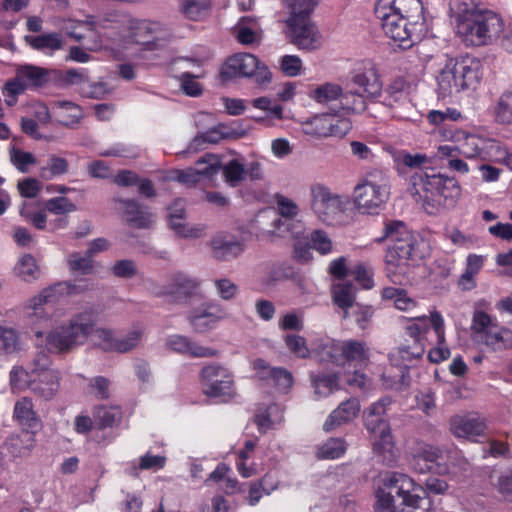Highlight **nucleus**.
Returning a JSON list of instances; mask_svg holds the SVG:
<instances>
[{"mask_svg":"<svg viewBox=\"0 0 512 512\" xmlns=\"http://www.w3.org/2000/svg\"><path fill=\"white\" fill-rule=\"evenodd\" d=\"M223 81L253 79L260 88L267 87L273 78L269 67L257 56L247 52H238L229 56L220 68Z\"/></svg>","mask_w":512,"mask_h":512,"instance_id":"f8f14e48","label":"nucleus"},{"mask_svg":"<svg viewBox=\"0 0 512 512\" xmlns=\"http://www.w3.org/2000/svg\"><path fill=\"white\" fill-rule=\"evenodd\" d=\"M313 352L319 362L342 368H364L369 364L371 355V349L364 341L335 340L329 337H319L313 346Z\"/></svg>","mask_w":512,"mask_h":512,"instance_id":"6e6552de","label":"nucleus"},{"mask_svg":"<svg viewBox=\"0 0 512 512\" xmlns=\"http://www.w3.org/2000/svg\"><path fill=\"white\" fill-rule=\"evenodd\" d=\"M312 387L316 399L330 396L339 389V377L336 374H320L312 379Z\"/></svg>","mask_w":512,"mask_h":512,"instance_id":"3c124183","label":"nucleus"},{"mask_svg":"<svg viewBox=\"0 0 512 512\" xmlns=\"http://www.w3.org/2000/svg\"><path fill=\"white\" fill-rule=\"evenodd\" d=\"M11 163L22 173H27L30 167L37 163L35 156L27 151L12 147L9 151Z\"/></svg>","mask_w":512,"mask_h":512,"instance_id":"338daca9","label":"nucleus"},{"mask_svg":"<svg viewBox=\"0 0 512 512\" xmlns=\"http://www.w3.org/2000/svg\"><path fill=\"white\" fill-rule=\"evenodd\" d=\"M68 171V162L62 157L52 156L49 158L47 166L40 170V177L44 180H51Z\"/></svg>","mask_w":512,"mask_h":512,"instance_id":"774afa93","label":"nucleus"},{"mask_svg":"<svg viewBox=\"0 0 512 512\" xmlns=\"http://www.w3.org/2000/svg\"><path fill=\"white\" fill-rule=\"evenodd\" d=\"M117 210L123 214L127 223L135 228H149L154 223V215L140 207L136 202L117 199Z\"/></svg>","mask_w":512,"mask_h":512,"instance_id":"c756f323","label":"nucleus"},{"mask_svg":"<svg viewBox=\"0 0 512 512\" xmlns=\"http://www.w3.org/2000/svg\"><path fill=\"white\" fill-rule=\"evenodd\" d=\"M420 0H377L375 13L387 37L399 47L412 46L424 32Z\"/></svg>","mask_w":512,"mask_h":512,"instance_id":"f03ea898","label":"nucleus"},{"mask_svg":"<svg viewBox=\"0 0 512 512\" xmlns=\"http://www.w3.org/2000/svg\"><path fill=\"white\" fill-rule=\"evenodd\" d=\"M209 8V0H182L180 11L186 18L196 21L206 16Z\"/></svg>","mask_w":512,"mask_h":512,"instance_id":"13d9d810","label":"nucleus"},{"mask_svg":"<svg viewBox=\"0 0 512 512\" xmlns=\"http://www.w3.org/2000/svg\"><path fill=\"white\" fill-rule=\"evenodd\" d=\"M53 114L59 122L66 126H73L82 118V109L68 101H57L53 105Z\"/></svg>","mask_w":512,"mask_h":512,"instance_id":"de8ad7c7","label":"nucleus"},{"mask_svg":"<svg viewBox=\"0 0 512 512\" xmlns=\"http://www.w3.org/2000/svg\"><path fill=\"white\" fill-rule=\"evenodd\" d=\"M166 344L169 349L191 357L204 358L217 355L215 349L199 345L181 335H171L168 337Z\"/></svg>","mask_w":512,"mask_h":512,"instance_id":"2f4dec72","label":"nucleus"},{"mask_svg":"<svg viewBox=\"0 0 512 512\" xmlns=\"http://www.w3.org/2000/svg\"><path fill=\"white\" fill-rule=\"evenodd\" d=\"M287 36L291 42L301 50H316L322 44L321 35L317 27L304 18L287 17Z\"/></svg>","mask_w":512,"mask_h":512,"instance_id":"6ab92c4d","label":"nucleus"},{"mask_svg":"<svg viewBox=\"0 0 512 512\" xmlns=\"http://www.w3.org/2000/svg\"><path fill=\"white\" fill-rule=\"evenodd\" d=\"M456 35L466 46H488L497 41L503 18L496 12L480 9L473 0H456L453 7Z\"/></svg>","mask_w":512,"mask_h":512,"instance_id":"7ed1b4c3","label":"nucleus"},{"mask_svg":"<svg viewBox=\"0 0 512 512\" xmlns=\"http://www.w3.org/2000/svg\"><path fill=\"white\" fill-rule=\"evenodd\" d=\"M210 247L213 257L223 261L236 258L244 251L243 242L225 231L217 232L212 236Z\"/></svg>","mask_w":512,"mask_h":512,"instance_id":"cd10ccee","label":"nucleus"},{"mask_svg":"<svg viewBox=\"0 0 512 512\" xmlns=\"http://www.w3.org/2000/svg\"><path fill=\"white\" fill-rule=\"evenodd\" d=\"M220 169L225 183L236 187L246 179V165L242 158H232L221 164Z\"/></svg>","mask_w":512,"mask_h":512,"instance_id":"79ce46f5","label":"nucleus"},{"mask_svg":"<svg viewBox=\"0 0 512 512\" xmlns=\"http://www.w3.org/2000/svg\"><path fill=\"white\" fill-rule=\"evenodd\" d=\"M360 409V403L356 398H350L341 402L327 416L323 423V430L330 432L342 425L351 423L358 417Z\"/></svg>","mask_w":512,"mask_h":512,"instance_id":"c85d7f7f","label":"nucleus"},{"mask_svg":"<svg viewBox=\"0 0 512 512\" xmlns=\"http://www.w3.org/2000/svg\"><path fill=\"white\" fill-rule=\"evenodd\" d=\"M410 86L403 78L393 80L385 90L384 104L389 107L400 106L409 100Z\"/></svg>","mask_w":512,"mask_h":512,"instance_id":"58836bf2","label":"nucleus"},{"mask_svg":"<svg viewBox=\"0 0 512 512\" xmlns=\"http://www.w3.org/2000/svg\"><path fill=\"white\" fill-rule=\"evenodd\" d=\"M203 392L206 396L220 402H228L236 394L233 372L225 366L210 364L200 373Z\"/></svg>","mask_w":512,"mask_h":512,"instance_id":"dca6fc26","label":"nucleus"},{"mask_svg":"<svg viewBox=\"0 0 512 512\" xmlns=\"http://www.w3.org/2000/svg\"><path fill=\"white\" fill-rule=\"evenodd\" d=\"M478 342L491 350L501 351L512 347V330L500 325L495 317L476 311L471 326Z\"/></svg>","mask_w":512,"mask_h":512,"instance_id":"2eb2a0df","label":"nucleus"},{"mask_svg":"<svg viewBox=\"0 0 512 512\" xmlns=\"http://www.w3.org/2000/svg\"><path fill=\"white\" fill-rule=\"evenodd\" d=\"M309 207L319 221L334 225L343 217L346 201L327 184L314 182L309 186Z\"/></svg>","mask_w":512,"mask_h":512,"instance_id":"4468645a","label":"nucleus"},{"mask_svg":"<svg viewBox=\"0 0 512 512\" xmlns=\"http://www.w3.org/2000/svg\"><path fill=\"white\" fill-rule=\"evenodd\" d=\"M45 210L53 215L67 216L77 210V206L69 198L58 196L48 199L45 202Z\"/></svg>","mask_w":512,"mask_h":512,"instance_id":"0e129e2a","label":"nucleus"},{"mask_svg":"<svg viewBox=\"0 0 512 512\" xmlns=\"http://www.w3.org/2000/svg\"><path fill=\"white\" fill-rule=\"evenodd\" d=\"M446 481L429 477L425 488L412 477L401 472L382 474L375 486L376 512H433V501L427 491L443 494L448 490Z\"/></svg>","mask_w":512,"mask_h":512,"instance_id":"f257e3e1","label":"nucleus"},{"mask_svg":"<svg viewBox=\"0 0 512 512\" xmlns=\"http://www.w3.org/2000/svg\"><path fill=\"white\" fill-rule=\"evenodd\" d=\"M347 449L346 442L342 438H330L318 447L316 456L319 459H338Z\"/></svg>","mask_w":512,"mask_h":512,"instance_id":"4d7b16f0","label":"nucleus"},{"mask_svg":"<svg viewBox=\"0 0 512 512\" xmlns=\"http://www.w3.org/2000/svg\"><path fill=\"white\" fill-rule=\"evenodd\" d=\"M220 317L209 311L207 308L194 310L189 316V322L198 333H206L215 328Z\"/></svg>","mask_w":512,"mask_h":512,"instance_id":"864d4df0","label":"nucleus"},{"mask_svg":"<svg viewBox=\"0 0 512 512\" xmlns=\"http://www.w3.org/2000/svg\"><path fill=\"white\" fill-rule=\"evenodd\" d=\"M486 261V256L470 253L465 260V269L458 279V286L469 291L476 287V277L482 270Z\"/></svg>","mask_w":512,"mask_h":512,"instance_id":"f704fd0d","label":"nucleus"},{"mask_svg":"<svg viewBox=\"0 0 512 512\" xmlns=\"http://www.w3.org/2000/svg\"><path fill=\"white\" fill-rule=\"evenodd\" d=\"M24 40L33 49L45 53L59 50L63 47L64 44L63 37L56 32L41 34L38 36L26 35Z\"/></svg>","mask_w":512,"mask_h":512,"instance_id":"e433bc0d","label":"nucleus"},{"mask_svg":"<svg viewBox=\"0 0 512 512\" xmlns=\"http://www.w3.org/2000/svg\"><path fill=\"white\" fill-rule=\"evenodd\" d=\"M278 64L279 70L287 77L295 78L304 73L303 61L297 55H283Z\"/></svg>","mask_w":512,"mask_h":512,"instance_id":"e2e57ef3","label":"nucleus"},{"mask_svg":"<svg viewBox=\"0 0 512 512\" xmlns=\"http://www.w3.org/2000/svg\"><path fill=\"white\" fill-rule=\"evenodd\" d=\"M493 114L497 123L501 125L512 124V90L501 94L494 106Z\"/></svg>","mask_w":512,"mask_h":512,"instance_id":"5fc2aeb1","label":"nucleus"},{"mask_svg":"<svg viewBox=\"0 0 512 512\" xmlns=\"http://www.w3.org/2000/svg\"><path fill=\"white\" fill-rule=\"evenodd\" d=\"M333 302L343 310V317L347 318L351 314H359L356 321L362 326L361 322L367 321L370 317V309L355 303V288L345 280L337 281L332 287Z\"/></svg>","mask_w":512,"mask_h":512,"instance_id":"412c9836","label":"nucleus"},{"mask_svg":"<svg viewBox=\"0 0 512 512\" xmlns=\"http://www.w3.org/2000/svg\"><path fill=\"white\" fill-rule=\"evenodd\" d=\"M254 444L246 442L245 448L238 454L236 468L243 478H250L258 475L263 470L262 462L257 461L253 456Z\"/></svg>","mask_w":512,"mask_h":512,"instance_id":"c9c22d12","label":"nucleus"},{"mask_svg":"<svg viewBox=\"0 0 512 512\" xmlns=\"http://www.w3.org/2000/svg\"><path fill=\"white\" fill-rule=\"evenodd\" d=\"M255 422L262 433L275 429L283 422V409L277 404L260 409L255 415Z\"/></svg>","mask_w":512,"mask_h":512,"instance_id":"4c0bfd02","label":"nucleus"},{"mask_svg":"<svg viewBox=\"0 0 512 512\" xmlns=\"http://www.w3.org/2000/svg\"><path fill=\"white\" fill-rule=\"evenodd\" d=\"M127 25L134 42L123 40L121 43L111 46V51L116 57L147 59L146 52L154 46L151 39H158L162 36L165 30L164 26L160 22L147 19H130Z\"/></svg>","mask_w":512,"mask_h":512,"instance_id":"ddd939ff","label":"nucleus"},{"mask_svg":"<svg viewBox=\"0 0 512 512\" xmlns=\"http://www.w3.org/2000/svg\"><path fill=\"white\" fill-rule=\"evenodd\" d=\"M235 37L239 43L250 45L260 40V27L252 18H241L234 29Z\"/></svg>","mask_w":512,"mask_h":512,"instance_id":"a18cd8bd","label":"nucleus"},{"mask_svg":"<svg viewBox=\"0 0 512 512\" xmlns=\"http://www.w3.org/2000/svg\"><path fill=\"white\" fill-rule=\"evenodd\" d=\"M389 198V181L380 171L367 173L358 181L352 192L353 205L363 215L379 214Z\"/></svg>","mask_w":512,"mask_h":512,"instance_id":"1a4fd4ad","label":"nucleus"},{"mask_svg":"<svg viewBox=\"0 0 512 512\" xmlns=\"http://www.w3.org/2000/svg\"><path fill=\"white\" fill-rule=\"evenodd\" d=\"M428 317V326L430 333H433L435 339V347L431 348L428 352V359L432 363H440L450 356V350L446 345L445 340V322L442 315L434 310L431 311Z\"/></svg>","mask_w":512,"mask_h":512,"instance_id":"bb28decb","label":"nucleus"},{"mask_svg":"<svg viewBox=\"0 0 512 512\" xmlns=\"http://www.w3.org/2000/svg\"><path fill=\"white\" fill-rule=\"evenodd\" d=\"M221 167V161L218 156L214 154H206L201 157L195 164V170L199 178L212 177L217 174Z\"/></svg>","mask_w":512,"mask_h":512,"instance_id":"69168bd1","label":"nucleus"},{"mask_svg":"<svg viewBox=\"0 0 512 512\" xmlns=\"http://www.w3.org/2000/svg\"><path fill=\"white\" fill-rule=\"evenodd\" d=\"M13 418L27 432L35 434L41 426V421L34 411L33 401L22 397L14 405Z\"/></svg>","mask_w":512,"mask_h":512,"instance_id":"7c9ffc66","label":"nucleus"},{"mask_svg":"<svg viewBox=\"0 0 512 512\" xmlns=\"http://www.w3.org/2000/svg\"><path fill=\"white\" fill-rule=\"evenodd\" d=\"M342 88L339 84L327 82L313 87L309 97L319 104L330 105L334 102L338 107Z\"/></svg>","mask_w":512,"mask_h":512,"instance_id":"37998d69","label":"nucleus"},{"mask_svg":"<svg viewBox=\"0 0 512 512\" xmlns=\"http://www.w3.org/2000/svg\"><path fill=\"white\" fill-rule=\"evenodd\" d=\"M485 431V420L477 413L458 414L450 419V432L456 438L476 441Z\"/></svg>","mask_w":512,"mask_h":512,"instance_id":"5701e85b","label":"nucleus"},{"mask_svg":"<svg viewBox=\"0 0 512 512\" xmlns=\"http://www.w3.org/2000/svg\"><path fill=\"white\" fill-rule=\"evenodd\" d=\"M481 80V63L469 54L447 58L439 68L436 81L443 96L474 90Z\"/></svg>","mask_w":512,"mask_h":512,"instance_id":"0eeeda50","label":"nucleus"},{"mask_svg":"<svg viewBox=\"0 0 512 512\" xmlns=\"http://www.w3.org/2000/svg\"><path fill=\"white\" fill-rule=\"evenodd\" d=\"M64 311H53L52 323L44 331V337L36 340L47 352L68 354L83 346L96 326V314L93 310L75 313L63 319Z\"/></svg>","mask_w":512,"mask_h":512,"instance_id":"20e7f679","label":"nucleus"},{"mask_svg":"<svg viewBox=\"0 0 512 512\" xmlns=\"http://www.w3.org/2000/svg\"><path fill=\"white\" fill-rule=\"evenodd\" d=\"M94 418L101 427H112L122 418V411L118 406H99L94 410Z\"/></svg>","mask_w":512,"mask_h":512,"instance_id":"052dcab7","label":"nucleus"},{"mask_svg":"<svg viewBox=\"0 0 512 512\" xmlns=\"http://www.w3.org/2000/svg\"><path fill=\"white\" fill-rule=\"evenodd\" d=\"M252 106L256 109L267 112L264 117L256 118V121L267 126H272V120H282L284 118V108L279 104H275L269 97L262 96L252 100Z\"/></svg>","mask_w":512,"mask_h":512,"instance_id":"ea45409f","label":"nucleus"},{"mask_svg":"<svg viewBox=\"0 0 512 512\" xmlns=\"http://www.w3.org/2000/svg\"><path fill=\"white\" fill-rule=\"evenodd\" d=\"M60 379L61 374L58 370L49 371L45 375L37 376L32 384V393L42 400L49 401L57 395Z\"/></svg>","mask_w":512,"mask_h":512,"instance_id":"473e14b6","label":"nucleus"},{"mask_svg":"<svg viewBox=\"0 0 512 512\" xmlns=\"http://www.w3.org/2000/svg\"><path fill=\"white\" fill-rule=\"evenodd\" d=\"M15 275L22 281L32 283L39 279L41 270L36 259L31 254L21 255L15 266Z\"/></svg>","mask_w":512,"mask_h":512,"instance_id":"a19ab883","label":"nucleus"},{"mask_svg":"<svg viewBox=\"0 0 512 512\" xmlns=\"http://www.w3.org/2000/svg\"><path fill=\"white\" fill-rule=\"evenodd\" d=\"M302 132L312 138L343 137L351 128L348 119L337 114L322 113L300 122Z\"/></svg>","mask_w":512,"mask_h":512,"instance_id":"a211bd4d","label":"nucleus"},{"mask_svg":"<svg viewBox=\"0 0 512 512\" xmlns=\"http://www.w3.org/2000/svg\"><path fill=\"white\" fill-rule=\"evenodd\" d=\"M367 98L357 89L341 91L338 107L347 113H362L366 109Z\"/></svg>","mask_w":512,"mask_h":512,"instance_id":"603ef678","label":"nucleus"},{"mask_svg":"<svg viewBox=\"0 0 512 512\" xmlns=\"http://www.w3.org/2000/svg\"><path fill=\"white\" fill-rule=\"evenodd\" d=\"M390 399L383 398L370 405L364 412V426L369 433L373 452L383 461L394 458V441L386 419Z\"/></svg>","mask_w":512,"mask_h":512,"instance_id":"9d476101","label":"nucleus"},{"mask_svg":"<svg viewBox=\"0 0 512 512\" xmlns=\"http://www.w3.org/2000/svg\"><path fill=\"white\" fill-rule=\"evenodd\" d=\"M419 177L422 189L427 194H430V196H426L427 199H434L436 196L448 199L457 197L460 194V187L453 178L435 173L434 171L432 173L420 174Z\"/></svg>","mask_w":512,"mask_h":512,"instance_id":"a878e982","label":"nucleus"},{"mask_svg":"<svg viewBox=\"0 0 512 512\" xmlns=\"http://www.w3.org/2000/svg\"><path fill=\"white\" fill-rule=\"evenodd\" d=\"M60 28L71 38L76 41H82L86 38L85 32H91L93 35L87 40L86 48L89 51H99L103 48L110 49L111 46L105 44L102 38L95 32L96 19L88 16L85 21H76L73 19H63Z\"/></svg>","mask_w":512,"mask_h":512,"instance_id":"4be33fe9","label":"nucleus"},{"mask_svg":"<svg viewBox=\"0 0 512 512\" xmlns=\"http://www.w3.org/2000/svg\"><path fill=\"white\" fill-rule=\"evenodd\" d=\"M382 298L392 302L400 311L409 312L417 307V301L409 296L408 292L401 288L386 287L382 290Z\"/></svg>","mask_w":512,"mask_h":512,"instance_id":"c03bdc74","label":"nucleus"},{"mask_svg":"<svg viewBox=\"0 0 512 512\" xmlns=\"http://www.w3.org/2000/svg\"><path fill=\"white\" fill-rule=\"evenodd\" d=\"M21 349V336L18 330L0 325V356H9Z\"/></svg>","mask_w":512,"mask_h":512,"instance_id":"8fccbe9b","label":"nucleus"},{"mask_svg":"<svg viewBox=\"0 0 512 512\" xmlns=\"http://www.w3.org/2000/svg\"><path fill=\"white\" fill-rule=\"evenodd\" d=\"M352 84L367 99L380 96L382 82L375 65L371 62L362 63L357 67L352 76Z\"/></svg>","mask_w":512,"mask_h":512,"instance_id":"b1692460","label":"nucleus"},{"mask_svg":"<svg viewBox=\"0 0 512 512\" xmlns=\"http://www.w3.org/2000/svg\"><path fill=\"white\" fill-rule=\"evenodd\" d=\"M34 377L31 372L22 366H14L10 371V385L13 391H25L29 389L32 392Z\"/></svg>","mask_w":512,"mask_h":512,"instance_id":"680f3d73","label":"nucleus"},{"mask_svg":"<svg viewBox=\"0 0 512 512\" xmlns=\"http://www.w3.org/2000/svg\"><path fill=\"white\" fill-rule=\"evenodd\" d=\"M378 241L390 242L385 254L387 277L394 283H402L410 267L423 257L417 240L402 221L389 220L385 222L383 236Z\"/></svg>","mask_w":512,"mask_h":512,"instance_id":"423d86ee","label":"nucleus"},{"mask_svg":"<svg viewBox=\"0 0 512 512\" xmlns=\"http://www.w3.org/2000/svg\"><path fill=\"white\" fill-rule=\"evenodd\" d=\"M15 74L27 88L43 85L46 82L48 76V73L45 69L30 64L17 66Z\"/></svg>","mask_w":512,"mask_h":512,"instance_id":"49530a36","label":"nucleus"},{"mask_svg":"<svg viewBox=\"0 0 512 512\" xmlns=\"http://www.w3.org/2000/svg\"><path fill=\"white\" fill-rule=\"evenodd\" d=\"M406 330L408 335L414 339V344L413 346L398 347L390 353V362L392 365L399 366L400 369L399 374L389 377L387 381L389 387H396L401 382L404 377L403 368L408 367L413 360L421 358L425 353L427 342H433L432 339H428L430 327L427 315L413 319Z\"/></svg>","mask_w":512,"mask_h":512,"instance_id":"9b49d317","label":"nucleus"},{"mask_svg":"<svg viewBox=\"0 0 512 512\" xmlns=\"http://www.w3.org/2000/svg\"><path fill=\"white\" fill-rule=\"evenodd\" d=\"M222 128V126L212 127L204 133H199L190 143L188 151L196 152L200 149H203L205 144L218 143L225 136Z\"/></svg>","mask_w":512,"mask_h":512,"instance_id":"bf43d9fd","label":"nucleus"},{"mask_svg":"<svg viewBox=\"0 0 512 512\" xmlns=\"http://www.w3.org/2000/svg\"><path fill=\"white\" fill-rule=\"evenodd\" d=\"M168 223L174 233L186 239H198L205 235L206 228L202 224H191L185 221V205L177 200L168 208Z\"/></svg>","mask_w":512,"mask_h":512,"instance_id":"393cba45","label":"nucleus"},{"mask_svg":"<svg viewBox=\"0 0 512 512\" xmlns=\"http://www.w3.org/2000/svg\"><path fill=\"white\" fill-rule=\"evenodd\" d=\"M90 288L85 280L59 282L42 289L38 294L27 299L22 307V319L25 326L33 333L36 340L44 337V331L52 323L53 311L46 306L57 304L71 296Z\"/></svg>","mask_w":512,"mask_h":512,"instance_id":"39448f33","label":"nucleus"},{"mask_svg":"<svg viewBox=\"0 0 512 512\" xmlns=\"http://www.w3.org/2000/svg\"><path fill=\"white\" fill-rule=\"evenodd\" d=\"M200 287V281L184 273L173 275L158 292L160 295H191Z\"/></svg>","mask_w":512,"mask_h":512,"instance_id":"72a5a7b5","label":"nucleus"},{"mask_svg":"<svg viewBox=\"0 0 512 512\" xmlns=\"http://www.w3.org/2000/svg\"><path fill=\"white\" fill-rule=\"evenodd\" d=\"M444 452L432 445L424 444L419 447L413 457V469L421 474L434 472L440 475L454 473L451 467L446 463Z\"/></svg>","mask_w":512,"mask_h":512,"instance_id":"aec40b11","label":"nucleus"},{"mask_svg":"<svg viewBox=\"0 0 512 512\" xmlns=\"http://www.w3.org/2000/svg\"><path fill=\"white\" fill-rule=\"evenodd\" d=\"M319 338H316L311 342V348L308 347L304 337L296 334H288L285 336L284 341L288 350L299 358H307L309 356H315L313 352V346Z\"/></svg>","mask_w":512,"mask_h":512,"instance_id":"6e6d98bb","label":"nucleus"},{"mask_svg":"<svg viewBox=\"0 0 512 512\" xmlns=\"http://www.w3.org/2000/svg\"><path fill=\"white\" fill-rule=\"evenodd\" d=\"M443 137L447 141L458 144V153L465 158L484 161H489L496 143L494 139L463 129L446 131Z\"/></svg>","mask_w":512,"mask_h":512,"instance_id":"f3484780","label":"nucleus"},{"mask_svg":"<svg viewBox=\"0 0 512 512\" xmlns=\"http://www.w3.org/2000/svg\"><path fill=\"white\" fill-rule=\"evenodd\" d=\"M6 447L15 458L26 457L35 447L34 434L12 435L7 439Z\"/></svg>","mask_w":512,"mask_h":512,"instance_id":"09e8293b","label":"nucleus"}]
</instances>
